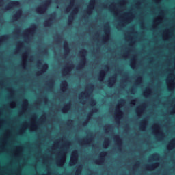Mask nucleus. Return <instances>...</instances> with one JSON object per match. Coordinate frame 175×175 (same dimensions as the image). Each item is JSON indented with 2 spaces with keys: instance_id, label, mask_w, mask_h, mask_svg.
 Masks as SVG:
<instances>
[{
  "instance_id": "obj_1",
  "label": "nucleus",
  "mask_w": 175,
  "mask_h": 175,
  "mask_svg": "<svg viewBox=\"0 0 175 175\" xmlns=\"http://www.w3.org/2000/svg\"><path fill=\"white\" fill-rule=\"evenodd\" d=\"M63 150L60 152V158L56 161L57 166L62 167L66 162V155L68 154V148L70 147V142L66 141L62 145Z\"/></svg>"
},
{
  "instance_id": "obj_2",
  "label": "nucleus",
  "mask_w": 175,
  "mask_h": 175,
  "mask_svg": "<svg viewBox=\"0 0 175 175\" xmlns=\"http://www.w3.org/2000/svg\"><path fill=\"white\" fill-rule=\"evenodd\" d=\"M63 150L60 152V158L56 161L57 166L62 167L66 162V155L68 154V148L70 147V142L66 141L62 145Z\"/></svg>"
},
{
  "instance_id": "obj_3",
  "label": "nucleus",
  "mask_w": 175,
  "mask_h": 175,
  "mask_svg": "<svg viewBox=\"0 0 175 175\" xmlns=\"http://www.w3.org/2000/svg\"><path fill=\"white\" fill-rule=\"evenodd\" d=\"M161 127L157 123L152 126V130L153 131L154 135L159 139V140H163L165 139V133L163 131H160Z\"/></svg>"
},
{
  "instance_id": "obj_4",
  "label": "nucleus",
  "mask_w": 175,
  "mask_h": 175,
  "mask_svg": "<svg viewBox=\"0 0 175 175\" xmlns=\"http://www.w3.org/2000/svg\"><path fill=\"white\" fill-rule=\"evenodd\" d=\"M125 14L128 16V17L124 18L120 23L118 24L120 27H125V24H129V23H131L135 18V14L132 12H127Z\"/></svg>"
},
{
  "instance_id": "obj_5",
  "label": "nucleus",
  "mask_w": 175,
  "mask_h": 175,
  "mask_svg": "<svg viewBox=\"0 0 175 175\" xmlns=\"http://www.w3.org/2000/svg\"><path fill=\"white\" fill-rule=\"evenodd\" d=\"M79 161V152L77 150H73L71 152L70 159L69 161V166H75Z\"/></svg>"
},
{
  "instance_id": "obj_6",
  "label": "nucleus",
  "mask_w": 175,
  "mask_h": 175,
  "mask_svg": "<svg viewBox=\"0 0 175 175\" xmlns=\"http://www.w3.org/2000/svg\"><path fill=\"white\" fill-rule=\"evenodd\" d=\"M107 157V152H101L99 154L98 159L94 161L96 165H103L105 163V158Z\"/></svg>"
},
{
  "instance_id": "obj_7",
  "label": "nucleus",
  "mask_w": 175,
  "mask_h": 175,
  "mask_svg": "<svg viewBox=\"0 0 175 175\" xmlns=\"http://www.w3.org/2000/svg\"><path fill=\"white\" fill-rule=\"evenodd\" d=\"M36 25H32L29 28L26 29L25 31L22 33V36L28 38V35H33L35 31H36Z\"/></svg>"
},
{
  "instance_id": "obj_8",
  "label": "nucleus",
  "mask_w": 175,
  "mask_h": 175,
  "mask_svg": "<svg viewBox=\"0 0 175 175\" xmlns=\"http://www.w3.org/2000/svg\"><path fill=\"white\" fill-rule=\"evenodd\" d=\"M124 116V112L120 108H116L115 111V120L116 124H120L121 122V118Z\"/></svg>"
},
{
  "instance_id": "obj_9",
  "label": "nucleus",
  "mask_w": 175,
  "mask_h": 175,
  "mask_svg": "<svg viewBox=\"0 0 175 175\" xmlns=\"http://www.w3.org/2000/svg\"><path fill=\"white\" fill-rule=\"evenodd\" d=\"M159 14L160 15L159 16V17L153 21V28H157V27H158V25L161 24V23H162V20H163V16H165L163 10H161L159 12Z\"/></svg>"
},
{
  "instance_id": "obj_10",
  "label": "nucleus",
  "mask_w": 175,
  "mask_h": 175,
  "mask_svg": "<svg viewBox=\"0 0 175 175\" xmlns=\"http://www.w3.org/2000/svg\"><path fill=\"white\" fill-rule=\"evenodd\" d=\"M113 140L116 144V146H118V150L119 151H122V139H121V137H120V135H116L113 137Z\"/></svg>"
},
{
  "instance_id": "obj_11",
  "label": "nucleus",
  "mask_w": 175,
  "mask_h": 175,
  "mask_svg": "<svg viewBox=\"0 0 175 175\" xmlns=\"http://www.w3.org/2000/svg\"><path fill=\"white\" fill-rule=\"evenodd\" d=\"M146 107H147V105L146 103H143L142 105L135 109V112L137 117H142V116H143L144 110H146Z\"/></svg>"
},
{
  "instance_id": "obj_12",
  "label": "nucleus",
  "mask_w": 175,
  "mask_h": 175,
  "mask_svg": "<svg viewBox=\"0 0 175 175\" xmlns=\"http://www.w3.org/2000/svg\"><path fill=\"white\" fill-rule=\"evenodd\" d=\"M19 5H20V1H11L5 5V10H10V9H13V8H16Z\"/></svg>"
},
{
  "instance_id": "obj_13",
  "label": "nucleus",
  "mask_w": 175,
  "mask_h": 175,
  "mask_svg": "<svg viewBox=\"0 0 175 175\" xmlns=\"http://www.w3.org/2000/svg\"><path fill=\"white\" fill-rule=\"evenodd\" d=\"M36 118H38V116H36V114L33 115L31 118L33 122L30 126V131H31L32 132L38 131V122H35V121H36Z\"/></svg>"
},
{
  "instance_id": "obj_14",
  "label": "nucleus",
  "mask_w": 175,
  "mask_h": 175,
  "mask_svg": "<svg viewBox=\"0 0 175 175\" xmlns=\"http://www.w3.org/2000/svg\"><path fill=\"white\" fill-rule=\"evenodd\" d=\"M159 167V162H155L154 163L150 164V165H145V169L146 170H148L149 172H151L152 170H155L157 167Z\"/></svg>"
},
{
  "instance_id": "obj_15",
  "label": "nucleus",
  "mask_w": 175,
  "mask_h": 175,
  "mask_svg": "<svg viewBox=\"0 0 175 175\" xmlns=\"http://www.w3.org/2000/svg\"><path fill=\"white\" fill-rule=\"evenodd\" d=\"M28 106H29V103L28 102L27 99H25L22 103V109L19 112V114H24L25 111L28 109Z\"/></svg>"
},
{
  "instance_id": "obj_16",
  "label": "nucleus",
  "mask_w": 175,
  "mask_h": 175,
  "mask_svg": "<svg viewBox=\"0 0 175 175\" xmlns=\"http://www.w3.org/2000/svg\"><path fill=\"white\" fill-rule=\"evenodd\" d=\"M166 84L167 85V88L169 91H173L175 88V83L174 79H169L167 78Z\"/></svg>"
},
{
  "instance_id": "obj_17",
  "label": "nucleus",
  "mask_w": 175,
  "mask_h": 175,
  "mask_svg": "<svg viewBox=\"0 0 175 175\" xmlns=\"http://www.w3.org/2000/svg\"><path fill=\"white\" fill-rule=\"evenodd\" d=\"M147 125H148V121H147V119H143L140 122H139V129L142 132L146 131L147 129Z\"/></svg>"
},
{
  "instance_id": "obj_18",
  "label": "nucleus",
  "mask_w": 175,
  "mask_h": 175,
  "mask_svg": "<svg viewBox=\"0 0 175 175\" xmlns=\"http://www.w3.org/2000/svg\"><path fill=\"white\" fill-rule=\"evenodd\" d=\"M93 140H94V137L91 136L90 137L85 138L84 140H79V143L81 145L87 146V144H90V143H92Z\"/></svg>"
},
{
  "instance_id": "obj_19",
  "label": "nucleus",
  "mask_w": 175,
  "mask_h": 175,
  "mask_svg": "<svg viewBox=\"0 0 175 175\" xmlns=\"http://www.w3.org/2000/svg\"><path fill=\"white\" fill-rule=\"evenodd\" d=\"M173 36V33L170 31V30H165L164 31V34L163 35V39L164 40H168Z\"/></svg>"
},
{
  "instance_id": "obj_20",
  "label": "nucleus",
  "mask_w": 175,
  "mask_h": 175,
  "mask_svg": "<svg viewBox=\"0 0 175 175\" xmlns=\"http://www.w3.org/2000/svg\"><path fill=\"white\" fill-rule=\"evenodd\" d=\"M85 65H87V59H81L79 65L76 67V70H80V69H83Z\"/></svg>"
},
{
  "instance_id": "obj_21",
  "label": "nucleus",
  "mask_w": 175,
  "mask_h": 175,
  "mask_svg": "<svg viewBox=\"0 0 175 175\" xmlns=\"http://www.w3.org/2000/svg\"><path fill=\"white\" fill-rule=\"evenodd\" d=\"M109 10L113 13L114 16H118L120 14V11L117 8H116V5L114 4H111L109 5Z\"/></svg>"
},
{
  "instance_id": "obj_22",
  "label": "nucleus",
  "mask_w": 175,
  "mask_h": 175,
  "mask_svg": "<svg viewBox=\"0 0 175 175\" xmlns=\"http://www.w3.org/2000/svg\"><path fill=\"white\" fill-rule=\"evenodd\" d=\"M68 87H69V85L68 84V81L66 80L62 81L60 84V90L62 91V92H65L68 90Z\"/></svg>"
},
{
  "instance_id": "obj_23",
  "label": "nucleus",
  "mask_w": 175,
  "mask_h": 175,
  "mask_svg": "<svg viewBox=\"0 0 175 175\" xmlns=\"http://www.w3.org/2000/svg\"><path fill=\"white\" fill-rule=\"evenodd\" d=\"M71 108H72V103L69 102L62 108V112L65 114L68 113V111H69V110H70Z\"/></svg>"
},
{
  "instance_id": "obj_24",
  "label": "nucleus",
  "mask_w": 175,
  "mask_h": 175,
  "mask_svg": "<svg viewBox=\"0 0 175 175\" xmlns=\"http://www.w3.org/2000/svg\"><path fill=\"white\" fill-rule=\"evenodd\" d=\"M23 16V10H18L16 11V14L12 16V19L14 21H17L20 17Z\"/></svg>"
},
{
  "instance_id": "obj_25",
  "label": "nucleus",
  "mask_w": 175,
  "mask_h": 175,
  "mask_svg": "<svg viewBox=\"0 0 175 175\" xmlns=\"http://www.w3.org/2000/svg\"><path fill=\"white\" fill-rule=\"evenodd\" d=\"M46 11L47 10L43 5L38 6L36 9V12L38 14H44Z\"/></svg>"
},
{
  "instance_id": "obj_26",
  "label": "nucleus",
  "mask_w": 175,
  "mask_h": 175,
  "mask_svg": "<svg viewBox=\"0 0 175 175\" xmlns=\"http://www.w3.org/2000/svg\"><path fill=\"white\" fill-rule=\"evenodd\" d=\"M167 150H171L175 148V138H173L170 141L168 144L166 146Z\"/></svg>"
},
{
  "instance_id": "obj_27",
  "label": "nucleus",
  "mask_w": 175,
  "mask_h": 175,
  "mask_svg": "<svg viewBox=\"0 0 175 175\" xmlns=\"http://www.w3.org/2000/svg\"><path fill=\"white\" fill-rule=\"evenodd\" d=\"M63 49L64 50L65 55H68L69 53H70V49H69V44H68V42L64 41Z\"/></svg>"
},
{
  "instance_id": "obj_28",
  "label": "nucleus",
  "mask_w": 175,
  "mask_h": 175,
  "mask_svg": "<svg viewBox=\"0 0 175 175\" xmlns=\"http://www.w3.org/2000/svg\"><path fill=\"white\" fill-rule=\"evenodd\" d=\"M107 72L105 70H101L99 72V74H98V81H103V80H105V77H106Z\"/></svg>"
},
{
  "instance_id": "obj_29",
  "label": "nucleus",
  "mask_w": 175,
  "mask_h": 175,
  "mask_svg": "<svg viewBox=\"0 0 175 175\" xmlns=\"http://www.w3.org/2000/svg\"><path fill=\"white\" fill-rule=\"evenodd\" d=\"M111 29L110 27V23L107 22L104 26V33L105 35H110Z\"/></svg>"
},
{
  "instance_id": "obj_30",
  "label": "nucleus",
  "mask_w": 175,
  "mask_h": 175,
  "mask_svg": "<svg viewBox=\"0 0 175 175\" xmlns=\"http://www.w3.org/2000/svg\"><path fill=\"white\" fill-rule=\"evenodd\" d=\"M152 94V89L150 88H146L143 92V95L145 98H148Z\"/></svg>"
},
{
  "instance_id": "obj_31",
  "label": "nucleus",
  "mask_w": 175,
  "mask_h": 175,
  "mask_svg": "<svg viewBox=\"0 0 175 175\" xmlns=\"http://www.w3.org/2000/svg\"><path fill=\"white\" fill-rule=\"evenodd\" d=\"M71 72V70L68 67V66H65L62 70V74L63 76H68V75H69Z\"/></svg>"
},
{
  "instance_id": "obj_32",
  "label": "nucleus",
  "mask_w": 175,
  "mask_h": 175,
  "mask_svg": "<svg viewBox=\"0 0 175 175\" xmlns=\"http://www.w3.org/2000/svg\"><path fill=\"white\" fill-rule=\"evenodd\" d=\"M125 103H126V102L125 101V99L124 98H120L118 100V103L116 105V109H121V107H122V106H124Z\"/></svg>"
},
{
  "instance_id": "obj_33",
  "label": "nucleus",
  "mask_w": 175,
  "mask_h": 175,
  "mask_svg": "<svg viewBox=\"0 0 175 175\" xmlns=\"http://www.w3.org/2000/svg\"><path fill=\"white\" fill-rule=\"evenodd\" d=\"M91 94L88 92H82L79 94V99H82V98H90Z\"/></svg>"
},
{
  "instance_id": "obj_34",
  "label": "nucleus",
  "mask_w": 175,
  "mask_h": 175,
  "mask_svg": "<svg viewBox=\"0 0 175 175\" xmlns=\"http://www.w3.org/2000/svg\"><path fill=\"white\" fill-rule=\"evenodd\" d=\"M130 66L131 69H136V56H133L131 59Z\"/></svg>"
},
{
  "instance_id": "obj_35",
  "label": "nucleus",
  "mask_w": 175,
  "mask_h": 175,
  "mask_svg": "<svg viewBox=\"0 0 175 175\" xmlns=\"http://www.w3.org/2000/svg\"><path fill=\"white\" fill-rule=\"evenodd\" d=\"M88 51L85 49H82L79 51V55L81 59H87Z\"/></svg>"
},
{
  "instance_id": "obj_36",
  "label": "nucleus",
  "mask_w": 175,
  "mask_h": 175,
  "mask_svg": "<svg viewBox=\"0 0 175 175\" xmlns=\"http://www.w3.org/2000/svg\"><path fill=\"white\" fill-rule=\"evenodd\" d=\"M23 146H18L16 151L15 152V157H16V158H18V157H21V152H23Z\"/></svg>"
},
{
  "instance_id": "obj_37",
  "label": "nucleus",
  "mask_w": 175,
  "mask_h": 175,
  "mask_svg": "<svg viewBox=\"0 0 175 175\" xmlns=\"http://www.w3.org/2000/svg\"><path fill=\"white\" fill-rule=\"evenodd\" d=\"M161 156L158 153H154L150 157L151 161H159Z\"/></svg>"
},
{
  "instance_id": "obj_38",
  "label": "nucleus",
  "mask_w": 175,
  "mask_h": 175,
  "mask_svg": "<svg viewBox=\"0 0 175 175\" xmlns=\"http://www.w3.org/2000/svg\"><path fill=\"white\" fill-rule=\"evenodd\" d=\"M28 128V123L25 122L23 127L20 129L19 133L20 135H24L25 133V130Z\"/></svg>"
},
{
  "instance_id": "obj_39",
  "label": "nucleus",
  "mask_w": 175,
  "mask_h": 175,
  "mask_svg": "<svg viewBox=\"0 0 175 175\" xmlns=\"http://www.w3.org/2000/svg\"><path fill=\"white\" fill-rule=\"evenodd\" d=\"M110 139L105 138L103 143V148H107L110 146Z\"/></svg>"
},
{
  "instance_id": "obj_40",
  "label": "nucleus",
  "mask_w": 175,
  "mask_h": 175,
  "mask_svg": "<svg viewBox=\"0 0 175 175\" xmlns=\"http://www.w3.org/2000/svg\"><path fill=\"white\" fill-rule=\"evenodd\" d=\"M23 47H24V43H23V42H19L18 45L16 47V50L15 51V54H18L20 50H21Z\"/></svg>"
},
{
  "instance_id": "obj_41",
  "label": "nucleus",
  "mask_w": 175,
  "mask_h": 175,
  "mask_svg": "<svg viewBox=\"0 0 175 175\" xmlns=\"http://www.w3.org/2000/svg\"><path fill=\"white\" fill-rule=\"evenodd\" d=\"M9 39V36L8 35H3L0 36V46L2 44L3 42H6Z\"/></svg>"
},
{
  "instance_id": "obj_42",
  "label": "nucleus",
  "mask_w": 175,
  "mask_h": 175,
  "mask_svg": "<svg viewBox=\"0 0 175 175\" xmlns=\"http://www.w3.org/2000/svg\"><path fill=\"white\" fill-rule=\"evenodd\" d=\"M81 172H83V166L79 165V166H78V167L77 168V170L75 171V175H81Z\"/></svg>"
},
{
  "instance_id": "obj_43",
  "label": "nucleus",
  "mask_w": 175,
  "mask_h": 175,
  "mask_svg": "<svg viewBox=\"0 0 175 175\" xmlns=\"http://www.w3.org/2000/svg\"><path fill=\"white\" fill-rule=\"evenodd\" d=\"M51 0H46L42 6L47 10V9H49V6L51 5Z\"/></svg>"
},
{
  "instance_id": "obj_44",
  "label": "nucleus",
  "mask_w": 175,
  "mask_h": 175,
  "mask_svg": "<svg viewBox=\"0 0 175 175\" xmlns=\"http://www.w3.org/2000/svg\"><path fill=\"white\" fill-rule=\"evenodd\" d=\"M57 17V14L55 12H53L50 14V18L48 19L51 23H53V21L55 20V18Z\"/></svg>"
},
{
  "instance_id": "obj_45",
  "label": "nucleus",
  "mask_w": 175,
  "mask_h": 175,
  "mask_svg": "<svg viewBox=\"0 0 175 175\" xmlns=\"http://www.w3.org/2000/svg\"><path fill=\"white\" fill-rule=\"evenodd\" d=\"M48 70H49V64H47L46 63L42 65V68L41 70H42L44 73H46Z\"/></svg>"
},
{
  "instance_id": "obj_46",
  "label": "nucleus",
  "mask_w": 175,
  "mask_h": 175,
  "mask_svg": "<svg viewBox=\"0 0 175 175\" xmlns=\"http://www.w3.org/2000/svg\"><path fill=\"white\" fill-rule=\"evenodd\" d=\"M114 84H116V81H113L112 79H109L108 80V87L109 88H113V87H114Z\"/></svg>"
},
{
  "instance_id": "obj_47",
  "label": "nucleus",
  "mask_w": 175,
  "mask_h": 175,
  "mask_svg": "<svg viewBox=\"0 0 175 175\" xmlns=\"http://www.w3.org/2000/svg\"><path fill=\"white\" fill-rule=\"evenodd\" d=\"M110 40V34H105L103 38V42L106 43V42H109Z\"/></svg>"
},
{
  "instance_id": "obj_48",
  "label": "nucleus",
  "mask_w": 175,
  "mask_h": 175,
  "mask_svg": "<svg viewBox=\"0 0 175 175\" xmlns=\"http://www.w3.org/2000/svg\"><path fill=\"white\" fill-rule=\"evenodd\" d=\"M142 83H143V77H138L137 79H135V84L139 85L142 84Z\"/></svg>"
},
{
  "instance_id": "obj_49",
  "label": "nucleus",
  "mask_w": 175,
  "mask_h": 175,
  "mask_svg": "<svg viewBox=\"0 0 175 175\" xmlns=\"http://www.w3.org/2000/svg\"><path fill=\"white\" fill-rule=\"evenodd\" d=\"M28 58V52L25 51L23 53H22V61H27Z\"/></svg>"
},
{
  "instance_id": "obj_50",
  "label": "nucleus",
  "mask_w": 175,
  "mask_h": 175,
  "mask_svg": "<svg viewBox=\"0 0 175 175\" xmlns=\"http://www.w3.org/2000/svg\"><path fill=\"white\" fill-rule=\"evenodd\" d=\"M77 13H79V8L75 7L71 12L70 14H72V16H76V14H77Z\"/></svg>"
},
{
  "instance_id": "obj_51",
  "label": "nucleus",
  "mask_w": 175,
  "mask_h": 175,
  "mask_svg": "<svg viewBox=\"0 0 175 175\" xmlns=\"http://www.w3.org/2000/svg\"><path fill=\"white\" fill-rule=\"evenodd\" d=\"M94 8L92 7H88V9L86 10V13L89 15L92 14V12H94Z\"/></svg>"
},
{
  "instance_id": "obj_52",
  "label": "nucleus",
  "mask_w": 175,
  "mask_h": 175,
  "mask_svg": "<svg viewBox=\"0 0 175 175\" xmlns=\"http://www.w3.org/2000/svg\"><path fill=\"white\" fill-rule=\"evenodd\" d=\"M9 106L11 109H15L16 106H17V103L16 101H11L9 103Z\"/></svg>"
},
{
  "instance_id": "obj_53",
  "label": "nucleus",
  "mask_w": 175,
  "mask_h": 175,
  "mask_svg": "<svg viewBox=\"0 0 175 175\" xmlns=\"http://www.w3.org/2000/svg\"><path fill=\"white\" fill-rule=\"evenodd\" d=\"M51 25H53V23H51L50 21L46 20V21H44V26L45 27H51Z\"/></svg>"
},
{
  "instance_id": "obj_54",
  "label": "nucleus",
  "mask_w": 175,
  "mask_h": 175,
  "mask_svg": "<svg viewBox=\"0 0 175 175\" xmlns=\"http://www.w3.org/2000/svg\"><path fill=\"white\" fill-rule=\"evenodd\" d=\"M73 20H75V15H72L70 14L68 16V24H72V23H73Z\"/></svg>"
},
{
  "instance_id": "obj_55",
  "label": "nucleus",
  "mask_w": 175,
  "mask_h": 175,
  "mask_svg": "<svg viewBox=\"0 0 175 175\" xmlns=\"http://www.w3.org/2000/svg\"><path fill=\"white\" fill-rule=\"evenodd\" d=\"M96 0H90L88 7L93 8L95 9Z\"/></svg>"
},
{
  "instance_id": "obj_56",
  "label": "nucleus",
  "mask_w": 175,
  "mask_h": 175,
  "mask_svg": "<svg viewBox=\"0 0 175 175\" xmlns=\"http://www.w3.org/2000/svg\"><path fill=\"white\" fill-rule=\"evenodd\" d=\"M7 91H8V92H10V95L11 98H13V96H14V90H12V88H8Z\"/></svg>"
},
{
  "instance_id": "obj_57",
  "label": "nucleus",
  "mask_w": 175,
  "mask_h": 175,
  "mask_svg": "<svg viewBox=\"0 0 175 175\" xmlns=\"http://www.w3.org/2000/svg\"><path fill=\"white\" fill-rule=\"evenodd\" d=\"M54 80H50L49 83L48 84L49 90H51V88H54Z\"/></svg>"
},
{
  "instance_id": "obj_58",
  "label": "nucleus",
  "mask_w": 175,
  "mask_h": 175,
  "mask_svg": "<svg viewBox=\"0 0 175 175\" xmlns=\"http://www.w3.org/2000/svg\"><path fill=\"white\" fill-rule=\"evenodd\" d=\"M139 167H140V161H137L133 166V170H135V169H137Z\"/></svg>"
},
{
  "instance_id": "obj_59",
  "label": "nucleus",
  "mask_w": 175,
  "mask_h": 175,
  "mask_svg": "<svg viewBox=\"0 0 175 175\" xmlns=\"http://www.w3.org/2000/svg\"><path fill=\"white\" fill-rule=\"evenodd\" d=\"M110 125L107 124L104 126V131L106 133H109L110 132Z\"/></svg>"
},
{
  "instance_id": "obj_60",
  "label": "nucleus",
  "mask_w": 175,
  "mask_h": 175,
  "mask_svg": "<svg viewBox=\"0 0 175 175\" xmlns=\"http://www.w3.org/2000/svg\"><path fill=\"white\" fill-rule=\"evenodd\" d=\"M87 88L88 91H90L91 92H92L94 91V86L93 84L90 83L87 86Z\"/></svg>"
},
{
  "instance_id": "obj_61",
  "label": "nucleus",
  "mask_w": 175,
  "mask_h": 175,
  "mask_svg": "<svg viewBox=\"0 0 175 175\" xmlns=\"http://www.w3.org/2000/svg\"><path fill=\"white\" fill-rule=\"evenodd\" d=\"M21 66H22L23 69L27 68V60H22V63L21 64Z\"/></svg>"
},
{
  "instance_id": "obj_62",
  "label": "nucleus",
  "mask_w": 175,
  "mask_h": 175,
  "mask_svg": "<svg viewBox=\"0 0 175 175\" xmlns=\"http://www.w3.org/2000/svg\"><path fill=\"white\" fill-rule=\"evenodd\" d=\"M92 116H94V114L92 113V112H89L87 117H86V120L88 121H90L91 120V118H92Z\"/></svg>"
},
{
  "instance_id": "obj_63",
  "label": "nucleus",
  "mask_w": 175,
  "mask_h": 175,
  "mask_svg": "<svg viewBox=\"0 0 175 175\" xmlns=\"http://www.w3.org/2000/svg\"><path fill=\"white\" fill-rule=\"evenodd\" d=\"M40 122H44L46 121V114L42 115L41 118H40Z\"/></svg>"
},
{
  "instance_id": "obj_64",
  "label": "nucleus",
  "mask_w": 175,
  "mask_h": 175,
  "mask_svg": "<svg viewBox=\"0 0 175 175\" xmlns=\"http://www.w3.org/2000/svg\"><path fill=\"white\" fill-rule=\"evenodd\" d=\"M90 106H96V101L94 99H92L90 102Z\"/></svg>"
}]
</instances>
